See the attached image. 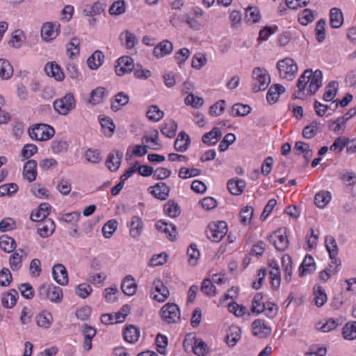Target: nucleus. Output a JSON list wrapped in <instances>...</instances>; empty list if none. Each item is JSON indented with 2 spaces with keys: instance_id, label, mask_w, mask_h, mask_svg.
<instances>
[{
  "instance_id": "obj_34",
  "label": "nucleus",
  "mask_w": 356,
  "mask_h": 356,
  "mask_svg": "<svg viewBox=\"0 0 356 356\" xmlns=\"http://www.w3.org/2000/svg\"><path fill=\"white\" fill-rule=\"evenodd\" d=\"M120 40L122 41L124 40V46L128 49H132L138 42L136 35L128 30H126L121 33Z\"/></svg>"
},
{
  "instance_id": "obj_48",
  "label": "nucleus",
  "mask_w": 356,
  "mask_h": 356,
  "mask_svg": "<svg viewBox=\"0 0 356 356\" xmlns=\"http://www.w3.org/2000/svg\"><path fill=\"white\" fill-rule=\"evenodd\" d=\"M331 195L328 191H321L316 194L314 203L319 208H323L330 200Z\"/></svg>"
},
{
  "instance_id": "obj_26",
  "label": "nucleus",
  "mask_w": 356,
  "mask_h": 356,
  "mask_svg": "<svg viewBox=\"0 0 356 356\" xmlns=\"http://www.w3.org/2000/svg\"><path fill=\"white\" fill-rule=\"evenodd\" d=\"M140 332L138 327L130 325L124 330V338L129 343H134L139 339Z\"/></svg>"
},
{
  "instance_id": "obj_57",
  "label": "nucleus",
  "mask_w": 356,
  "mask_h": 356,
  "mask_svg": "<svg viewBox=\"0 0 356 356\" xmlns=\"http://www.w3.org/2000/svg\"><path fill=\"white\" fill-rule=\"evenodd\" d=\"M21 295L26 299H32L34 296V290L29 283H22L18 286Z\"/></svg>"
},
{
  "instance_id": "obj_30",
  "label": "nucleus",
  "mask_w": 356,
  "mask_h": 356,
  "mask_svg": "<svg viewBox=\"0 0 356 356\" xmlns=\"http://www.w3.org/2000/svg\"><path fill=\"white\" fill-rule=\"evenodd\" d=\"M17 297H18V291L15 289H11L8 293H3L1 298L2 305L8 309L13 307L17 302Z\"/></svg>"
},
{
  "instance_id": "obj_25",
  "label": "nucleus",
  "mask_w": 356,
  "mask_h": 356,
  "mask_svg": "<svg viewBox=\"0 0 356 356\" xmlns=\"http://www.w3.org/2000/svg\"><path fill=\"white\" fill-rule=\"evenodd\" d=\"M285 92V88L280 84H274L270 86L266 95V99L269 104H275L280 94Z\"/></svg>"
},
{
  "instance_id": "obj_27",
  "label": "nucleus",
  "mask_w": 356,
  "mask_h": 356,
  "mask_svg": "<svg viewBox=\"0 0 356 356\" xmlns=\"http://www.w3.org/2000/svg\"><path fill=\"white\" fill-rule=\"evenodd\" d=\"M222 133L218 127H213L209 132L203 135L202 140L204 144L213 145L221 137Z\"/></svg>"
},
{
  "instance_id": "obj_41",
  "label": "nucleus",
  "mask_w": 356,
  "mask_h": 356,
  "mask_svg": "<svg viewBox=\"0 0 356 356\" xmlns=\"http://www.w3.org/2000/svg\"><path fill=\"white\" fill-rule=\"evenodd\" d=\"M261 14L259 8L254 6H249L245 10V19L247 22L257 23L261 19Z\"/></svg>"
},
{
  "instance_id": "obj_55",
  "label": "nucleus",
  "mask_w": 356,
  "mask_h": 356,
  "mask_svg": "<svg viewBox=\"0 0 356 356\" xmlns=\"http://www.w3.org/2000/svg\"><path fill=\"white\" fill-rule=\"evenodd\" d=\"M312 73V70L311 69H307L300 76L297 82V87L299 88L300 92H302L305 89L307 84L310 81L309 76H311Z\"/></svg>"
},
{
  "instance_id": "obj_37",
  "label": "nucleus",
  "mask_w": 356,
  "mask_h": 356,
  "mask_svg": "<svg viewBox=\"0 0 356 356\" xmlns=\"http://www.w3.org/2000/svg\"><path fill=\"white\" fill-rule=\"evenodd\" d=\"M13 74V68L8 60L0 59V77L3 80L9 79Z\"/></svg>"
},
{
  "instance_id": "obj_4",
  "label": "nucleus",
  "mask_w": 356,
  "mask_h": 356,
  "mask_svg": "<svg viewBox=\"0 0 356 356\" xmlns=\"http://www.w3.org/2000/svg\"><path fill=\"white\" fill-rule=\"evenodd\" d=\"M227 232V225L225 221L213 222L209 224L206 235L213 242H219Z\"/></svg>"
},
{
  "instance_id": "obj_10",
  "label": "nucleus",
  "mask_w": 356,
  "mask_h": 356,
  "mask_svg": "<svg viewBox=\"0 0 356 356\" xmlns=\"http://www.w3.org/2000/svg\"><path fill=\"white\" fill-rule=\"evenodd\" d=\"M59 27V24H53L52 22L44 23L41 28V37L46 41L56 38L58 34Z\"/></svg>"
},
{
  "instance_id": "obj_32",
  "label": "nucleus",
  "mask_w": 356,
  "mask_h": 356,
  "mask_svg": "<svg viewBox=\"0 0 356 356\" xmlns=\"http://www.w3.org/2000/svg\"><path fill=\"white\" fill-rule=\"evenodd\" d=\"M325 247L329 252L330 259L332 260V264L337 263L336 257L338 254V248L334 238L332 236H327L325 238Z\"/></svg>"
},
{
  "instance_id": "obj_33",
  "label": "nucleus",
  "mask_w": 356,
  "mask_h": 356,
  "mask_svg": "<svg viewBox=\"0 0 356 356\" xmlns=\"http://www.w3.org/2000/svg\"><path fill=\"white\" fill-rule=\"evenodd\" d=\"M129 97L123 92H118L115 95V99L111 102V108L114 111L121 109L122 106L129 103Z\"/></svg>"
},
{
  "instance_id": "obj_28",
  "label": "nucleus",
  "mask_w": 356,
  "mask_h": 356,
  "mask_svg": "<svg viewBox=\"0 0 356 356\" xmlns=\"http://www.w3.org/2000/svg\"><path fill=\"white\" fill-rule=\"evenodd\" d=\"M343 22L342 12L339 8H333L330 12V24L333 29L339 28Z\"/></svg>"
},
{
  "instance_id": "obj_42",
  "label": "nucleus",
  "mask_w": 356,
  "mask_h": 356,
  "mask_svg": "<svg viewBox=\"0 0 356 356\" xmlns=\"http://www.w3.org/2000/svg\"><path fill=\"white\" fill-rule=\"evenodd\" d=\"M251 111V107L248 104L236 103L232 108L231 115L232 116H245Z\"/></svg>"
},
{
  "instance_id": "obj_11",
  "label": "nucleus",
  "mask_w": 356,
  "mask_h": 356,
  "mask_svg": "<svg viewBox=\"0 0 356 356\" xmlns=\"http://www.w3.org/2000/svg\"><path fill=\"white\" fill-rule=\"evenodd\" d=\"M52 274L54 280L60 285H65L68 282V276L65 267L60 264H56L52 268Z\"/></svg>"
},
{
  "instance_id": "obj_18",
  "label": "nucleus",
  "mask_w": 356,
  "mask_h": 356,
  "mask_svg": "<svg viewBox=\"0 0 356 356\" xmlns=\"http://www.w3.org/2000/svg\"><path fill=\"white\" fill-rule=\"evenodd\" d=\"M153 286L159 296L155 295L153 298L159 302H164L170 296V291L160 279H156L153 282Z\"/></svg>"
},
{
  "instance_id": "obj_29",
  "label": "nucleus",
  "mask_w": 356,
  "mask_h": 356,
  "mask_svg": "<svg viewBox=\"0 0 356 356\" xmlns=\"http://www.w3.org/2000/svg\"><path fill=\"white\" fill-rule=\"evenodd\" d=\"M245 187V182L243 179H230L227 182V189L234 195H241Z\"/></svg>"
},
{
  "instance_id": "obj_16",
  "label": "nucleus",
  "mask_w": 356,
  "mask_h": 356,
  "mask_svg": "<svg viewBox=\"0 0 356 356\" xmlns=\"http://www.w3.org/2000/svg\"><path fill=\"white\" fill-rule=\"evenodd\" d=\"M173 50V44L169 40H163L158 44L154 49V55L159 58L170 54Z\"/></svg>"
},
{
  "instance_id": "obj_14",
  "label": "nucleus",
  "mask_w": 356,
  "mask_h": 356,
  "mask_svg": "<svg viewBox=\"0 0 356 356\" xmlns=\"http://www.w3.org/2000/svg\"><path fill=\"white\" fill-rule=\"evenodd\" d=\"M149 192L157 199L165 200L169 196L170 187L163 182H159L149 188Z\"/></svg>"
},
{
  "instance_id": "obj_23",
  "label": "nucleus",
  "mask_w": 356,
  "mask_h": 356,
  "mask_svg": "<svg viewBox=\"0 0 356 356\" xmlns=\"http://www.w3.org/2000/svg\"><path fill=\"white\" fill-rule=\"evenodd\" d=\"M316 270V264L311 255H307L299 269V275L302 277L306 274H311Z\"/></svg>"
},
{
  "instance_id": "obj_13",
  "label": "nucleus",
  "mask_w": 356,
  "mask_h": 356,
  "mask_svg": "<svg viewBox=\"0 0 356 356\" xmlns=\"http://www.w3.org/2000/svg\"><path fill=\"white\" fill-rule=\"evenodd\" d=\"M252 334L261 339H264L269 336L271 333V329L266 325L261 320L257 319L252 324Z\"/></svg>"
},
{
  "instance_id": "obj_8",
  "label": "nucleus",
  "mask_w": 356,
  "mask_h": 356,
  "mask_svg": "<svg viewBox=\"0 0 356 356\" xmlns=\"http://www.w3.org/2000/svg\"><path fill=\"white\" fill-rule=\"evenodd\" d=\"M161 316L168 323H175L176 318H180L179 308L175 303H167L162 307Z\"/></svg>"
},
{
  "instance_id": "obj_49",
  "label": "nucleus",
  "mask_w": 356,
  "mask_h": 356,
  "mask_svg": "<svg viewBox=\"0 0 356 356\" xmlns=\"http://www.w3.org/2000/svg\"><path fill=\"white\" fill-rule=\"evenodd\" d=\"M24 39V35L23 31L20 29H17L13 32L8 44L14 48H19Z\"/></svg>"
},
{
  "instance_id": "obj_60",
  "label": "nucleus",
  "mask_w": 356,
  "mask_h": 356,
  "mask_svg": "<svg viewBox=\"0 0 356 356\" xmlns=\"http://www.w3.org/2000/svg\"><path fill=\"white\" fill-rule=\"evenodd\" d=\"M201 173V170L197 168H187L182 167L179 170V177L181 179H187L199 175Z\"/></svg>"
},
{
  "instance_id": "obj_45",
  "label": "nucleus",
  "mask_w": 356,
  "mask_h": 356,
  "mask_svg": "<svg viewBox=\"0 0 356 356\" xmlns=\"http://www.w3.org/2000/svg\"><path fill=\"white\" fill-rule=\"evenodd\" d=\"M343 337L347 340L356 339V321L347 323L343 327Z\"/></svg>"
},
{
  "instance_id": "obj_1",
  "label": "nucleus",
  "mask_w": 356,
  "mask_h": 356,
  "mask_svg": "<svg viewBox=\"0 0 356 356\" xmlns=\"http://www.w3.org/2000/svg\"><path fill=\"white\" fill-rule=\"evenodd\" d=\"M252 79L255 81L252 84L254 92L265 90L270 82V75L265 68L255 67L252 72Z\"/></svg>"
},
{
  "instance_id": "obj_35",
  "label": "nucleus",
  "mask_w": 356,
  "mask_h": 356,
  "mask_svg": "<svg viewBox=\"0 0 356 356\" xmlns=\"http://www.w3.org/2000/svg\"><path fill=\"white\" fill-rule=\"evenodd\" d=\"M241 330L239 327L236 325L229 327V333L226 337L227 343L229 346H234L236 343L241 339Z\"/></svg>"
},
{
  "instance_id": "obj_3",
  "label": "nucleus",
  "mask_w": 356,
  "mask_h": 356,
  "mask_svg": "<svg viewBox=\"0 0 356 356\" xmlns=\"http://www.w3.org/2000/svg\"><path fill=\"white\" fill-rule=\"evenodd\" d=\"M277 68L282 78L293 80L298 72V65L291 58H285L277 63Z\"/></svg>"
},
{
  "instance_id": "obj_51",
  "label": "nucleus",
  "mask_w": 356,
  "mask_h": 356,
  "mask_svg": "<svg viewBox=\"0 0 356 356\" xmlns=\"http://www.w3.org/2000/svg\"><path fill=\"white\" fill-rule=\"evenodd\" d=\"M326 21L325 19H319L315 28V36L318 42H322L325 39V26Z\"/></svg>"
},
{
  "instance_id": "obj_9",
  "label": "nucleus",
  "mask_w": 356,
  "mask_h": 356,
  "mask_svg": "<svg viewBox=\"0 0 356 356\" xmlns=\"http://www.w3.org/2000/svg\"><path fill=\"white\" fill-rule=\"evenodd\" d=\"M134 60L130 56H122L118 60L115 70L118 76L131 72L134 69Z\"/></svg>"
},
{
  "instance_id": "obj_20",
  "label": "nucleus",
  "mask_w": 356,
  "mask_h": 356,
  "mask_svg": "<svg viewBox=\"0 0 356 356\" xmlns=\"http://www.w3.org/2000/svg\"><path fill=\"white\" fill-rule=\"evenodd\" d=\"M156 227L159 231L165 233L170 241L176 239L177 229L175 225L160 220L156 222Z\"/></svg>"
},
{
  "instance_id": "obj_46",
  "label": "nucleus",
  "mask_w": 356,
  "mask_h": 356,
  "mask_svg": "<svg viewBox=\"0 0 356 356\" xmlns=\"http://www.w3.org/2000/svg\"><path fill=\"white\" fill-rule=\"evenodd\" d=\"M263 298L261 293H257L252 302L251 312L255 313L257 315L265 311L266 305L261 304L260 302Z\"/></svg>"
},
{
  "instance_id": "obj_17",
  "label": "nucleus",
  "mask_w": 356,
  "mask_h": 356,
  "mask_svg": "<svg viewBox=\"0 0 356 356\" xmlns=\"http://www.w3.org/2000/svg\"><path fill=\"white\" fill-rule=\"evenodd\" d=\"M37 162L33 159L29 160L26 162L23 168V176L29 182L35 180L37 177Z\"/></svg>"
},
{
  "instance_id": "obj_12",
  "label": "nucleus",
  "mask_w": 356,
  "mask_h": 356,
  "mask_svg": "<svg viewBox=\"0 0 356 356\" xmlns=\"http://www.w3.org/2000/svg\"><path fill=\"white\" fill-rule=\"evenodd\" d=\"M122 158V152L118 150H113L109 153L106 164L111 171H116L120 166Z\"/></svg>"
},
{
  "instance_id": "obj_62",
  "label": "nucleus",
  "mask_w": 356,
  "mask_h": 356,
  "mask_svg": "<svg viewBox=\"0 0 356 356\" xmlns=\"http://www.w3.org/2000/svg\"><path fill=\"white\" fill-rule=\"evenodd\" d=\"M201 291L207 296H215L216 286L210 279H204L202 283Z\"/></svg>"
},
{
  "instance_id": "obj_58",
  "label": "nucleus",
  "mask_w": 356,
  "mask_h": 356,
  "mask_svg": "<svg viewBox=\"0 0 356 356\" xmlns=\"http://www.w3.org/2000/svg\"><path fill=\"white\" fill-rule=\"evenodd\" d=\"M348 139L344 137L337 138L332 145L330 146V149L331 151L335 152L337 153L341 152L345 147L348 145Z\"/></svg>"
},
{
  "instance_id": "obj_63",
  "label": "nucleus",
  "mask_w": 356,
  "mask_h": 356,
  "mask_svg": "<svg viewBox=\"0 0 356 356\" xmlns=\"http://www.w3.org/2000/svg\"><path fill=\"white\" fill-rule=\"evenodd\" d=\"M225 101L222 99L216 102L209 108L210 115L216 116L221 115L225 109Z\"/></svg>"
},
{
  "instance_id": "obj_2",
  "label": "nucleus",
  "mask_w": 356,
  "mask_h": 356,
  "mask_svg": "<svg viewBox=\"0 0 356 356\" xmlns=\"http://www.w3.org/2000/svg\"><path fill=\"white\" fill-rule=\"evenodd\" d=\"M38 296L42 300L59 302L63 298V291L59 286L43 284L38 288Z\"/></svg>"
},
{
  "instance_id": "obj_31",
  "label": "nucleus",
  "mask_w": 356,
  "mask_h": 356,
  "mask_svg": "<svg viewBox=\"0 0 356 356\" xmlns=\"http://www.w3.org/2000/svg\"><path fill=\"white\" fill-rule=\"evenodd\" d=\"M143 223L141 218L135 216L131 218L130 223V235L134 238L139 237L143 231Z\"/></svg>"
},
{
  "instance_id": "obj_22",
  "label": "nucleus",
  "mask_w": 356,
  "mask_h": 356,
  "mask_svg": "<svg viewBox=\"0 0 356 356\" xmlns=\"http://www.w3.org/2000/svg\"><path fill=\"white\" fill-rule=\"evenodd\" d=\"M323 73L320 70H316L312 72L311 76H309V92L312 95H314L322 85Z\"/></svg>"
},
{
  "instance_id": "obj_64",
  "label": "nucleus",
  "mask_w": 356,
  "mask_h": 356,
  "mask_svg": "<svg viewBox=\"0 0 356 356\" xmlns=\"http://www.w3.org/2000/svg\"><path fill=\"white\" fill-rule=\"evenodd\" d=\"M92 287L86 283L80 284L75 289V293L81 298H87L92 292Z\"/></svg>"
},
{
  "instance_id": "obj_6",
  "label": "nucleus",
  "mask_w": 356,
  "mask_h": 356,
  "mask_svg": "<svg viewBox=\"0 0 356 356\" xmlns=\"http://www.w3.org/2000/svg\"><path fill=\"white\" fill-rule=\"evenodd\" d=\"M53 106L60 115H67L76 106L74 97L72 93H67L63 97L56 99Z\"/></svg>"
},
{
  "instance_id": "obj_53",
  "label": "nucleus",
  "mask_w": 356,
  "mask_h": 356,
  "mask_svg": "<svg viewBox=\"0 0 356 356\" xmlns=\"http://www.w3.org/2000/svg\"><path fill=\"white\" fill-rule=\"evenodd\" d=\"M79 40L76 38H73L69 42L67 48V51L69 54V57L73 58L79 54Z\"/></svg>"
},
{
  "instance_id": "obj_7",
  "label": "nucleus",
  "mask_w": 356,
  "mask_h": 356,
  "mask_svg": "<svg viewBox=\"0 0 356 356\" xmlns=\"http://www.w3.org/2000/svg\"><path fill=\"white\" fill-rule=\"evenodd\" d=\"M268 240L280 252L284 251L288 248L289 243L286 228L275 231L268 237Z\"/></svg>"
},
{
  "instance_id": "obj_44",
  "label": "nucleus",
  "mask_w": 356,
  "mask_h": 356,
  "mask_svg": "<svg viewBox=\"0 0 356 356\" xmlns=\"http://www.w3.org/2000/svg\"><path fill=\"white\" fill-rule=\"evenodd\" d=\"M177 127V123L174 120H170L168 123L163 125L161 132L166 137L172 138L175 136Z\"/></svg>"
},
{
  "instance_id": "obj_21",
  "label": "nucleus",
  "mask_w": 356,
  "mask_h": 356,
  "mask_svg": "<svg viewBox=\"0 0 356 356\" xmlns=\"http://www.w3.org/2000/svg\"><path fill=\"white\" fill-rule=\"evenodd\" d=\"M191 139L189 136L184 131H181L175 141L174 147L176 151L180 152H186L190 145Z\"/></svg>"
},
{
  "instance_id": "obj_52",
  "label": "nucleus",
  "mask_w": 356,
  "mask_h": 356,
  "mask_svg": "<svg viewBox=\"0 0 356 356\" xmlns=\"http://www.w3.org/2000/svg\"><path fill=\"white\" fill-rule=\"evenodd\" d=\"M314 293L315 294V305L317 307H322L327 301V295L321 286L314 288Z\"/></svg>"
},
{
  "instance_id": "obj_5",
  "label": "nucleus",
  "mask_w": 356,
  "mask_h": 356,
  "mask_svg": "<svg viewBox=\"0 0 356 356\" xmlns=\"http://www.w3.org/2000/svg\"><path fill=\"white\" fill-rule=\"evenodd\" d=\"M55 134L54 129L46 124H36L29 129V136L35 140H47Z\"/></svg>"
},
{
  "instance_id": "obj_39",
  "label": "nucleus",
  "mask_w": 356,
  "mask_h": 356,
  "mask_svg": "<svg viewBox=\"0 0 356 356\" xmlns=\"http://www.w3.org/2000/svg\"><path fill=\"white\" fill-rule=\"evenodd\" d=\"M106 89L103 87H98L92 90L90 92V97L88 99V102L92 104H98L101 103L106 95Z\"/></svg>"
},
{
  "instance_id": "obj_47",
  "label": "nucleus",
  "mask_w": 356,
  "mask_h": 356,
  "mask_svg": "<svg viewBox=\"0 0 356 356\" xmlns=\"http://www.w3.org/2000/svg\"><path fill=\"white\" fill-rule=\"evenodd\" d=\"M148 119L153 122H158L163 118L164 113L156 105H152L146 113Z\"/></svg>"
},
{
  "instance_id": "obj_24",
  "label": "nucleus",
  "mask_w": 356,
  "mask_h": 356,
  "mask_svg": "<svg viewBox=\"0 0 356 356\" xmlns=\"http://www.w3.org/2000/svg\"><path fill=\"white\" fill-rule=\"evenodd\" d=\"M105 56L100 50L95 51L87 60L88 67L92 70H97L104 63Z\"/></svg>"
},
{
  "instance_id": "obj_50",
  "label": "nucleus",
  "mask_w": 356,
  "mask_h": 356,
  "mask_svg": "<svg viewBox=\"0 0 356 356\" xmlns=\"http://www.w3.org/2000/svg\"><path fill=\"white\" fill-rule=\"evenodd\" d=\"M126 11V5L124 0H118L113 3L109 8V14L111 15H120Z\"/></svg>"
},
{
  "instance_id": "obj_36",
  "label": "nucleus",
  "mask_w": 356,
  "mask_h": 356,
  "mask_svg": "<svg viewBox=\"0 0 356 356\" xmlns=\"http://www.w3.org/2000/svg\"><path fill=\"white\" fill-rule=\"evenodd\" d=\"M0 248L6 252H12L16 248L15 241L12 237L3 234L0 236Z\"/></svg>"
},
{
  "instance_id": "obj_15",
  "label": "nucleus",
  "mask_w": 356,
  "mask_h": 356,
  "mask_svg": "<svg viewBox=\"0 0 356 356\" xmlns=\"http://www.w3.org/2000/svg\"><path fill=\"white\" fill-rule=\"evenodd\" d=\"M44 72L48 76L54 77L58 81H61L65 78L60 67L55 62L48 63L44 66Z\"/></svg>"
},
{
  "instance_id": "obj_40",
  "label": "nucleus",
  "mask_w": 356,
  "mask_h": 356,
  "mask_svg": "<svg viewBox=\"0 0 356 356\" xmlns=\"http://www.w3.org/2000/svg\"><path fill=\"white\" fill-rule=\"evenodd\" d=\"M99 121L105 136L111 137L113 134L115 127L113 120L108 117L101 118L100 116Z\"/></svg>"
},
{
  "instance_id": "obj_56",
  "label": "nucleus",
  "mask_w": 356,
  "mask_h": 356,
  "mask_svg": "<svg viewBox=\"0 0 356 356\" xmlns=\"http://www.w3.org/2000/svg\"><path fill=\"white\" fill-rule=\"evenodd\" d=\"M118 222L115 220H108L102 227V233L105 238H109L117 229Z\"/></svg>"
},
{
  "instance_id": "obj_38",
  "label": "nucleus",
  "mask_w": 356,
  "mask_h": 356,
  "mask_svg": "<svg viewBox=\"0 0 356 356\" xmlns=\"http://www.w3.org/2000/svg\"><path fill=\"white\" fill-rule=\"evenodd\" d=\"M338 90V82L336 81H330L325 88V92L323 99L325 102L332 101L337 95Z\"/></svg>"
},
{
  "instance_id": "obj_59",
  "label": "nucleus",
  "mask_w": 356,
  "mask_h": 356,
  "mask_svg": "<svg viewBox=\"0 0 356 356\" xmlns=\"http://www.w3.org/2000/svg\"><path fill=\"white\" fill-rule=\"evenodd\" d=\"M185 103L195 108H200L204 104V99L202 97L194 95L192 93L188 95L185 98Z\"/></svg>"
},
{
  "instance_id": "obj_19",
  "label": "nucleus",
  "mask_w": 356,
  "mask_h": 356,
  "mask_svg": "<svg viewBox=\"0 0 356 356\" xmlns=\"http://www.w3.org/2000/svg\"><path fill=\"white\" fill-rule=\"evenodd\" d=\"M138 288L137 284L135 282L134 278L131 275H127L122 280L121 289L127 296H131L136 292Z\"/></svg>"
},
{
  "instance_id": "obj_54",
  "label": "nucleus",
  "mask_w": 356,
  "mask_h": 356,
  "mask_svg": "<svg viewBox=\"0 0 356 356\" xmlns=\"http://www.w3.org/2000/svg\"><path fill=\"white\" fill-rule=\"evenodd\" d=\"M298 22L306 26L314 19L313 12L311 9L305 8L298 15Z\"/></svg>"
},
{
  "instance_id": "obj_43",
  "label": "nucleus",
  "mask_w": 356,
  "mask_h": 356,
  "mask_svg": "<svg viewBox=\"0 0 356 356\" xmlns=\"http://www.w3.org/2000/svg\"><path fill=\"white\" fill-rule=\"evenodd\" d=\"M165 213L171 218H176L180 213V207L174 200H169L164 205Z\"/></svg>"
},
{
  "instance_id": "obj_61",
  "label": "nucleus",
  "mask_w": 356,
  "mask_h": 356,
  "mask_svg": "<svg viewBox=\"0 0 356 356\" xmlns=\"http://www.w3.org/2000/svg\"><path fill=\"white\" fill-rule=\"evenodd\" d=\"M51 147L54 154H58L68 149L67 141L63 140H54L51 142Z\"/></svg>"
}]
</instances>
